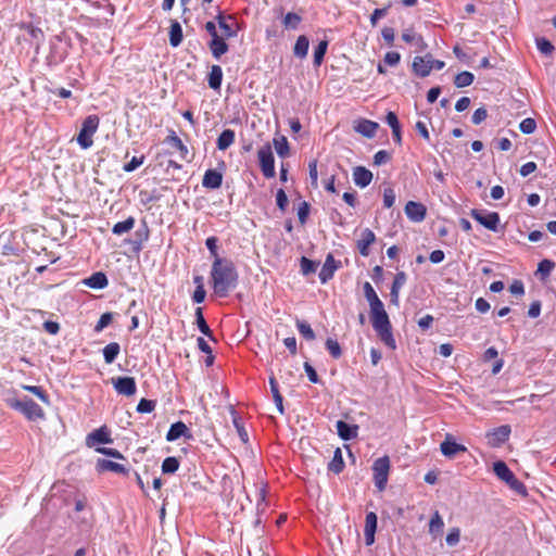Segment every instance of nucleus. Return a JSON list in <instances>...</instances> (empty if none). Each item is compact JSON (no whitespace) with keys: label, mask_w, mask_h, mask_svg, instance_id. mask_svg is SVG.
<instances>
[{"label":"nucleus","mask_w":556,"mask_h":556,"mask_svg":"<svg viewBox=\"0 0 556 556\" xmlns=\"http://www.w3.org/2000/svg\"><path fill=\"white\" fill-rule=\"evenodd\" d=\"M112 442L113 440L106 426H102L99 429L93 430L86 437V445L88 447H93L96 444H108Z\"/></svg>","instance_id":"9b49d317"},{"label":"nucleus","mask_w":556,"mask_h":556,"mask_svg":"<svg viewBox=\"0 0 556 556\" xmlns=\"http://www.w3.org/2000/svg\"><path fill=\"white\" fill-rule=\"evenodd\" d=\"M276 204L278 208L282 212L286 211L289 200L283 189H279L276 193Z\"/></svg>","instance_id":"4d7b16f0"},{"label":"nucleus","mask_w":556,"mask_h":556,"mask_svg":"<svg viewBox=\"0 0 556 556\" xmlns=\"http://www.w3.org/2000/svg\"><path fill=\"white\" fill-rule=\"evenodd\" d=\"M223 182V176L216 169H207L203 176L202 185L207 189L219 188Z\"/></svg>","instance_id":"5701e85b"},{"label":"nucleus","mask_w":556,"mask_h":556,"mask_svg":"<svg viewBox=\"0 0 556 556\" xmlns=\"http://www.w3.org/2000/svg\"><path fill=\"white\" fill-rule=\"evenodd\" d=\"M535 42H536V48L544 55H551L555 50L552 42L548 39H546L545 37L536 38Z\"/></svg>","instance_id":"8fccbe9b"},{"label":"nucleus","mask_w":556,"mask_h":556,"mask_svg":"<svg viewBox=\"0 0 556 556\" xmlns=\"http://www.w3.org/2000/svg\"><path fill=\"white\" fill-rule=\"evenodd\" d=\"M182 28L177 21H172L169 27V43L172 47H178L182 41Z\"/></svg>","instance_id":"c9c22d12"},{"label":"nucleus","mask_w":556,"mask_h":556,"mask_svg":"<svg viewBox=\"0 0 556 556\" xmlns=\"http://www.w3.org/2000/svg\"><path fill=\"white\" fill-rule=\"evenodd\" d=\"M343 469H344V460H343L342 452H341L340 447H337L333 453L332 460L328 464V470L336 475H339L343 471Z\"/></svg>","instance_id":"2f4dec72"},{"label":"nucleus","mask_w":556,"mask_h":556,"mask_svg":"<svg viewBox=\"0 0 556 556\" xmlns=\"http://www.w3.org/2000/svg\"><path fill=\"white\" fill-rule=\"evenodd\" d=\"M413 72L419 77H427L431 72L430 61L426 58L415 56L412 64Z\"/></svg>","instance_id":"b1692460"},{"label":"nucleus","mask_w":556,"mask_h":556,"mask_svg":"<svg viewBox=\"0 0 556 556\" xmlns=\"http://www.w3.org/2000/svg\"><path fill=\"white\" fill-rule=\"evenodd\" d=\"M274 146H275L277 154L280 157H286L289 155L290 148H289V142L286 137H281L279 139H274Z\"/></svg>","instance_id":"de8ad7c7"},{"label":"nucleus","mask_w":556,"mask_h":556,"mask_svg":"<svg viewBox=\"0 0 556 556\" xmlns=\"http://www.w3.org/2000/svg\"><path fill=\"white\" fill-rule=\"evenodd\" d=\"M309 214V204L305 201L300 202L298 207V217L300 223L303 225L305 224L307 217Z\"/></svg>","instance_id":"bf43d9fd"},{"label":"nucleus","mask_w":556,"mask_h":556,"mask_svg":"<svg viewBox=\"0 0 556 556\" xmlns=\"http://www.w3.org/2000/svg\"><path fill=\"white\" fill-rule=\"evenodd\" d=\"M302 21V17L293 12H289L285 15L282 24L286 29H296Z\"/></svg>","instance_id":"a18cd8bd"},{"label":"nucleus","mask_w":556,"mask_h":556,"mask_svg":"<svg viewBox=\"0 0 556 556\" xmlns=\"http://www.w3.org/2000/svg\"><path fill=\"white\" fill-rule=\"evenodd\" d=\"M207 247L215 257L212 266L213 289L217 295L226 296L229 290L236 286L237 273L230 261L217 256L218 245Z\"/></svg>","instance_id":"f03ea898"},{"label":"nucleus","mask_w":556,"mask_h":556,"mask_svg":"<svg viewBox=\"0 0 556 556\" xmlns=\"http://www.w3.org/2000/svg\"><path fill=\"white\" fill-rule=\"evenodd\" d=\"M488 117V112L484 108L477 109L471 117V121L475 125L481 124Z\"/></svg>","instance_id":"774afa93"},{"label":"nucleus","mask_w":556,"mask_h":556,"mask_svg":"<svg viewBox=\"0 0 556 556\" xmlns=\"http://www.w3.org/2000/svg\"><path fill=\"white\" fill-rule=\"evenodd\" d=\"M227 410L239 437L243 440V426L241 425V417L239 413L235 409L232 405H229L227 407Z\"/></svg>","instance_id":"37998d69"},{"label":"nucleus","mask_w":556,"mask_h":556,"mask_svg":"<svg viewBox=\"0 0 556 556\" xmlns=\"http://www.w3.org/2000/svg\"><path fill=\"white\" fill-rule=\"evenodd\" d=\"M394 202H395V193H394L393 189H391V188L384 189V192H383L384 207H387V208L392 207Z\"/></svg>","instance_id":"338daca9"},{"label":"nucleus","mask_w":556,"mask_h":556,"mask_svg":"<svg viewBox=\"0 0 556 556\" xmlns=\"http://www.w3.org/2000/svg\"><path fill=\"white\" fill-rule=\"evenodd\" d=\"M296 328L300 334L307 341L315 340L316 336L311 325L306 320L296 319Z\"/></svg>","instance_id":"ea45409f"},{"label":"nucleus","mask_w":556,"mask_h":556,"mask_svg":"<svg viewBox=\"0 0 556 556\" xmlns=\"http://www.w3.org/2000/svg\"><path fill=\"white\" fill-rule=\"evenodd\" d=\"M195 324L199 328V330L204 334L206 336L208 339L211 340H215L214 337H213V332L212 330L210 329L206 320L204 319V316H203V309L202 307H197L195 308Z\"/></svg>","instance_id":"473e14b6"},{"label":"nucleus","mask_w":556,"mask_h":556,"mask_svg":"<svg viewBox=\"0 0 556 556\" xmlns=\"http://www.w3.org/2000/svg\"><path fill=\"white\" fill-rule=\"evenodd\" d=\"M407 276L404 271H399L394 276V280L390 290V302L393 305H399V294L401 288L406 283Z\"/></svg>","instance_id":"a211bd4d"},{"label":"nucleus","mask_w":556,"mask_h":556,"mask_svg":"<svg viewBox=\"0 0 556 556\" xmlns=\"http://www.w3.org/2000/svg\"><path fill=\"white\" fill-rule=\"evenodd\" d=\"M444 527V522L441 518V516L439 515V513L437 511L430 519V523H429V531L430 533H439L442 531Z\"/></svg>","instance_id":"3c124183"},{"label":"nucleus","mask_w":556,"mask_h":556,"mask_svg":"<svg viewBox=\"0 0 556 556\" xmlns=\"http://www.w3.org/2000/svg\"><path fill=\"white\" fill-rule=\"evenodd\" d=\"M165 141L179 152L181 160H187L189 153L188 148L175 131H170Z\"/></svg>","instance_id":"a878e982"},{"label":"nucleus","mask_w":556,"mask_h":556,"mask_svg":"<svg viewBox=\"0 0 556 556\" xmlns=\"http://www.w3.org/2000/svg\"><path fill=\"white\" fill-rule=\"evenodd\" d=\"M378 128L379 124L369 119H361L354 127L356 132L366 138H374Z\"/></svg>","instance_id":"4be33fe9"},{"label":"nucleus","mask_w":556,"mask_h":556,"mask_svg":"<svg viewBox=\"0 0 556 556\" xmlns=\"http://www.w3.org/2000/svg\"><path fill=\"white\" fill-rule=\"evenodd\" d=\"M374 483L379 491H383L388 483L390 459L388 456L377 458L372 465Z\"/></svg>","instance_id":"423d86ee"},{"label":"nucleus","mask_w":556,"mask_h":556,"mask_svg":"<svg viewBox=\"0 0 556 556\" xmlns=\"http://www.w3.org/2000/svg\"><path fill=\"white\" fill-rule=\"evenodd\" d=\"M460 539V530L458 528H452L447 533L445 541L450 546H455Z\"/></svg>","instance_id":"e2e57ef3"},{"label":"nucleus","mask_w":556,"mask_h":556,"mask_svg":"<svg viewBox=\"0 0 556 556\" xmlns=\"http://www.w3.org/2000/svg\"><path fill=\"white\" fill-rule=\"evenodd\" d=\"M22 388L25 390V391H28L30 393H33L34 395H36L41 402H43L45 404L49 405L50 404V399H49V395L48 393L42 389V387H39V386H27V384H24L22 386Z\"/></svg>","instance_id":"79ce46f5"},{"label":"nucleus","mask_w":556,"mask_h":556,"mask_svg":"<svg viewBox=\"0 0 556 556\" xmlns=\"http://www.w3.org/2000/svg\"><path fill=\"white\" fill-rule=\"evenodd\" d=\"M325 345L327 351L333 358L338 359L342 356V349L336 339L328 338L326 340Z\"/></svg>","instance_id":"49530a36"},{"label":"nucleus","mask_w":556,"mask_h":556,"mask_svg":"<svg viewBox=\"0 0 556 556\" xmlns=\"http://www.w3.org/2000/svg\"><path fill=\"white\" fill-rule=\"evenodd\" d=\"M336 428L338 435L343 441H350L357 438L358 434V426L355 424H349L344 420H338L336 422Z\"/></svg>","instance_id":"f3484780"},{"label":"nucleus","mask_w":556,"mask_h":556,"mask_svg":"<svg viewBox=\"0 0 556 556\" xmlns=\"http://www.w3.org/2000/svg\"><path fill=\"white\" fill-rule=\"evenodd\" d=\"M440 450L447 458H454L458 453L467 451L466 446L457 443L451 434H446L440 444Z\"/></svg>","instance_id":"ddd939ff"},{"label":"nucleus","mask_w":556,"mask_h":556,"mask_svg":"<svg viewBox=\"0 0 556 556\" xmlns=\"http://www.w3.org/2000/svg\"><path fill=\"white\" fill-rule=\"evenodd\" d=\"M377 525H378V517L376 513L369 511L366 514L365 518V528H364V535H365V544L367 546H370L375 543V534L377 531Z\"/></svg>","instance_id":"dca6fc26"},{"label":"nucleus","mask_w":556,"mask_h":556,"mask_svg":"<svg viewBox=\"0 0 556 556\" xmlns=\"http://www.w3.org/2000/svg\"><path fill=\"white\" fill-rule=\"evenodd\" d=\"M353 180L359 188L369 186L372 180V173L364 166L353 168Z\"/></svg>","instance_id":"6ab92c4d"},{"label":"nucleus","mask_w":556,"mask_h":556,"mask_svg":"<svg viewBox=\"0 0 556 556\" xmlns=\"http://www.w3.org/2000/svg\"><path fill=\"white\" fill-rule=\"evenodd\" d=\"M309 48V39L305 35H301L298 37L294 47H293V54L295 58L299 59H305L308 53Z\"/></svg>","instance_id":"c85d7f7f"},{"label":"nucleus","mask_w":556,"mask_h":556,"mask_svg":"<svg viewBox=\"0 0 556 556\" xmlns=\"http://www.w3.org/2000/svg\"><path fill=\"white\" fill-rule=\"evenodd\" d=\"M519 129L525 135L533 134L536 129V122L531 117L525 118L519 124Z\"/></svg>","instance_id":"603ef678"},{"label":"nucleus","mask_w":556,"mask_h":556,"mask_svg":"<svg viewBox=\"0 0 556 556\" xmlns=\"http://www.w3.org/2000/svg\"><path fill=\"white\" fill-rule=\"evenodd\" d=\"M319 265L320 261H313L306 256L300 258V271L305 277L314 275Z\"/></svg>","instance_id":"7c9ffc66"},{"label":"nucleus","mask_w":556,"mask_h":556,"mask_svg":"<svg viewBox=\"0 0 556 556\" xmlns=\"http://www.w3.org/2000/svg\"><path fill=\"white\" fill-rule=\"evenodd\" d=\"M266 489L267 484L261 480L258 483H255V492H254V500L256 502V520L254 522L255 527H258L263 522V515L266 513L267 509V502H266Z\"/></svg>","instance_id":"1a4fd4ad"},{"label":"nucleus","mask_w":556,"mask_h":556,"mask_svg":"<svg viewBox=\"0 0 556 556\" xmlns=\"http://www.w3.org/2000/svg\"><path fill=\"white\" fill-rule=\"evenodd\" d=\"M260 166L263 175L266 178H273L276 175L275 172V159L273 151L269 146L261 148L257 152Z\"/></svg>","instance_id":"6e6552de"},{"label":"nucleus","mask_w":556,"mask_h":556,"mask_svg":"<svg viewBox=\"0 0 556 556\" xmlns=\"http://www.w3.org/2000/svg\"><path fill=\"white\" fill-rule=\"evenodd\" d=\"M113 320V314L108 312L100 316L98 323L94 326V331L100 332L108 327Z\"/></svg>","instance_id":"864d4df0"},{"label":"nucleus","mask_w":556,"mask_h":556,"mask_svg":"<svg viewBox=\"0 0 556 556\" xmlns=\"http://www.w3.org/2000/svg\"><path fill=\"white\" fill-rule=\"evenodd\" d=\"M391 153L386 150H380L374 155V165L380 166L388 163L391 160Z\"/></svg>","instance_id":"6e6d98bb"},{"label":"nucleus","mask_w":556,"mask_h":556,"mask_svg":"<svg viewBox=\"0 0 556 556\" xmlns=\"http://www.w3.org/2000/svg\"><path fill=\"white\" fill-rule=\"evenodd\" d=\"M103 357L106 364H112L121 352V346L117 342H111L103 349Z\"/></svg>","instance_id":"58836bf2"},{"label":"nucleus","mask_w":556,"mask_h":556,"mask_svg":"<svg viewBox=\"0 0 556 556\" xmlns=\"http://www.w3.org/2000/svg\"><path fill=\"white\" fill-rule=\"evenodd\" d=\"M96 451L100 454L116 458V459H125L124 455L116 448L112 447H97Z\"/></svg>","instance_id":"680f3d73"},{"label":"nucleus","mask_w":556,"mask_h":556,"mask_svg":"<svg viewBox=\"0 0 556 556\" xmlns=\"http://www.w3.org/2000/svg\"><path fill=\"white\" fill-rule=\"evenodd\" d=\"M218 25L222 30V35L226 38L232 37L237 34L238 25L232 16L218 15Z\"/></svg>","instance_id":"412c9836"},{"label":"nucleus","mask_w":556,"mask_h":556,"mask_svg":"<svg viewBox=\"0 0 556 556\" xmlns=\"http://www.w3.org/2000/svg\"><path fill=\"white\" fill-rule=\"evenodd\" d=\"M112 383L118 394L131 396L137 391L136 381L132 377L112 378Z\"/></svg>","instance_id":"f8f14e48"},{"label":"nucleus","mask_w":556,"mask_h":556,"mask_svg":"<svg viewBox=\"0 0 556 556\" xmlns=\"http://www.w3.org/2000/svg\"><path fill=\"white\" fill-rule=\"evenodd\" d=\"M554 268L555 262L548 258H544L538 264L535 276L539 278V280L546 281Z\"/></svg>","instance_id":"bb28decb"},{"label":"nucleus","mask_w":556,"mask_h":556,"mask_svg":"<svg viewBox=\"0 0 556 556\" xmlns=\"http://www.w3.org/2000/svg\"><path fill=\"white\" fill-rule=\"evenodd\" d=\"M84 283L92 289H103L108 286L109 280L105 274L97 271L93 273L89 278L85 279Z\"/></svg>","instance_id":"cd10ccee"},{"label":"nucleus","mask_w":556,"mask_h":556,"mask_svg":"<svg viewBox=\"0 0 556 556\" xmlns=\"http://www.w3.org/2000/svg\"><path fill=\"white\" fill-rule=\"evenodd\" d=\"M155 408V402L148 399H141L137 405V410L139 413H151Z\"/></svg>","instance_id":"5fc2aeb1"},{"label":"nucleus","mask_w":556,"mask_h":556,"mask_svg":"<svg viewBox=\"0 0 556 556\" xmlns=\"http://www.w3.org/2000/svg\"><path fill=\"white\" fill-rule=\"evenodd\" d=\"M7 404L12 409L20 412L27 420H42L46 417L45 410L30 397L10 399Z\"/></svg>","instance_id":"7ed1b4c3"},{"label":"nucleus","mask_w":556,"mask_h":556,"mask_svg":"<svg viewBox=\"0 0 556 556\" xmlns=\"http://www.w3.org/2000/svg\"><path fill=\"white\" fill-rule=\"evenodd\" d=\"M510 432L511 428L509 425H502L497 428L492 429L486 433L489 444L493 447H500L506 441H508Z\"/></svg>","instance_id":"9d476101"},{"label":"nucleus","mask_w":556,"mask_h":556,"mask_svg":"<svg viewBox=\"0 0 556 556\" xmlns=\"http://www.w3.org/2000/svg\"><path fill=\"white\" fill-rule=\"evenodd\" d=\"M100 125L98 115L87 116L81 124V128L76 137V141L84 150L89 149L93 144V135L97 132Z\"/></svg>","instance_id":"39448f33"},{"label":"nucleus","mask_w":556,"mask_h":556,"mask_svg":"<svg viewBox=\"0 0 556 556\" xmlns=\"http://www.w3.org/2000/svg\"><path fill=\"white\" fill-rule=\"evenodd\" d=\"M182 435L191 437L188 427L182 421H177L170 426L166 434V440L169 442L176 441Z\"/></svg>","instance_id":"393cba45"},{"label":"nucleus","mask_w":556,"mask_h":556,"mask_svg":"<svg viewBox=\"0 0 556 556\" xmlns=\"http://www.w3.org/2000/svg\"><path fill=\"white\" fill-rule=\"evenodd\" d=\"M471 217L477 220L480 225L489 230L497 231L500 225V215L496 212H489L486 210L473 208L471 211Z\"/></svg>","instance_id":"0eeeda50"},{"label":"nucleus","mask_w":556,"mask_h":556,"mask_svg":"<svg viewBox=\"0 0 556 556\" xmlns=\"http://www.w3.org/2000/svg\"><path fill=\"white\" fill-rule=\"evenodd\" d=\"M401 61V54L396 51L387 52L383 58V63L389 66H396Z\"/></svg>","instance_id":"052dcab7"},{"label":"nucleus","mask_w":556,"mask_h":556,"mask_svg":"<svg viewBox=\"0 0 556 556\" xmlns=\"http://www.w3.org/2000/svg\"><path fill=\"white\" fill-rule=\"evenodd\" d=\"M235 141V131L231 129H225L217 138V148L218 150L228 149Z\"/></svg>","instance_id":"4c0bfd02"},{"label":"nucleus","mask_w":556,"mask_h":556,"mask_svg":"<svg viewBox=\"0 0 556 556\" xmlns=\"http://www.w3.org/2000/svg\"><path fill=\"white\" fill-rule=\"evenodd\" d=\"M178 468H179V460L174 456L166 457L162 463V472L163 473H174L178 470Z\"/></svg>","instance_id":"09e8293b"},{"label":"nucleus","mask_w":556,"mask_h":556,"mask_svg":"<svg viewBox=\"0 0 556 556\" xmlns=\"http://www.w3.org/2000/svg\"><path fill=\"white\" fill-rule=\"evenodd\" d=\"M404 211L406 216L414 223L422 222L427 214L426 206L422 203L415 201H408Z\"/></svg>","instance_id":"2eb2a0df"},{"label":"nucleus","mask_w":556,"mask_h":556,"mask_svg":"<svg viewBox=\"0 0 556 556\" xmlns=\"http://www.w3.org/2000/svg\"><path fill=\"white\" fill-rule=\"evenodd\" d=\"M144 162V155L141 156H134L130 162L124 165L123 169L127 173L134 172L139 166H141Z\"/></svg>","instance_id":"13d9d810"},{"label":"nucleus","mask_w":556,"mask_h":556,"mask_svg":"<svg viewBox=\"0 0 556 556\" xmlns=\"http://www.w3.org/2000/svg\"><path fill=\"white\" fill-rule=\"evenodd\" d=\"M389 8L390 5H387L374 10V12L370 15V23L372 26H375L380 18L384 17L388 14Z\"/></svg>","instance_id":"0e129e2a"},{"label":"nucleus","mask_w":556,"mask_h":556,"mask_svg":"<svg viewBox=\"0 0 556 556\" xmlns=\"http://www.w3.org/2000/svg\"><path fill=\"white\" fill-rule=\"evenodd\" d=\"M208 48L215 59H219L228 50V46L225 42V38L211 39V41L208 42Z\"/></svg>","instance_id":"e433bc0d"},{"label":"nucleus","mask_w":556,"mask_h":556,"mask_svg":"<svg viewBox=\"0 0 556 556\" xmlns=\"http://www.w3.org/2000/svg\"><path fill=\"white\" fill-rule=\"evenodd\" d=\"M370 307V323L379 339L391 350L396 349V342L392 332V325L384 304L379 299L377 292L365 296Z\"/></svg>","instance_id":"f257e3e1"},{"label":"nucleus","mask_w":556,"mask_h":556,"mask_svg":"<svg viewBox=\"0 0 556 556\" xmlns=\"http://www.w3.org/2000/svg\"><path fill=\"white\" fill-rule=\"evenodd\" d=\"M475 80L472 73L464 71L458 73L454 78V84L457 88H464L470 86Z\"/></svg>","instance_id":"a19ab883"},{"label":"nucleus","mask_w":556,"mask_h":556,"mask_svg":"<svg viewBox=\"0 0 556 556\" xmlns=\"http://www.w3.org/2000/svg\"><path fill=\"white\" fill-rule=\"evenodd\" d=\"M340 261H336L333 255L329 253L319 271V279L321 283H327L333 278L336 270L340 267Z\"/></svg>","instance_id":"4468645a"},{"label":"nucleus","mask_w":556,"mask_h":556,"mask_svg":"<svg viewBox=\"0 0 556 556\" xmlns=\"http://www.w3.org/2000/svg\"><path fill=\"white\" fill-rule=\"evenodd\" d=\"M304 370L308 377V380L312 382V383H319L320 382V379L315 370V368L308 363V362H305L304 363Z\"/></svg>","instance_id":"69168bd1"},{"label":"nucleus","mask_w":556,"mask_h":556,"mask_svg":"<svg viewBox=\"0 0 556 556\" xmlns=\"http://www.w3.org/2000/svg\"><path fill=\"white\" fill-rule=\"evenodd\" d=\"M96 467L99 472L113 471L121 475L128 473V469L124 465L104 458L98 459Z\"/></svg>","instance_id":"aec40b11"},{"label":"nucleus","mask_w":556,"mask_h":556,"mask_svg":"<svg viewBox=\"0 0 556 556\" xmlns=\"http://www.w3.org/2000/svg\"><path fill=\"white\" fill-rule=\"evenodd\" d=\"M269 386L276 407L278 412L282 415L285 413L283 397L279 391L278 382L274 377L269 378Z\"/></svg>","instance_id":"72a5a7b5"},{"label":"nucleus","mask_w":556,"mask_h":556,"mask_svg":"<svg viewBox=\"0 0 556 556\" xmlns=\"http://www.w3.org/2000/svg\"><path fill=\"white\" fill-rule=\"evenodd\" d=\"M493 471L500 480L509 486L511 491L522 497L528 496V490L526 485L516 478L515 473L510 470L505 462L496 460L493 464Z\"/></svg>","instance_id":"20e7f679"},{"label":"nucleus","mask_w":556,"mask_h":556,"mask_svg":"<svg viewBox=\"0 0 556 556\" xmlns=\"http://www.w3.org/2000/svg\"><path fill=\"white\" fill-rule=\"evenodd\" d=\"M329 46V41L327 39L320 40L318 45L314 48L313 54V65L315 68H318L325 59Z\"/></svg>","instance_id":"c756f323"},{"label":"nucleus","mask_w":556,"mask_h":556,"mask_svg":"<svg viewBox=\"0 0 556 556\" xmlns=\"http://www.w3.org/2000/svg\"><path fill=\"white\" fill-rule=\"evenodd\" d=\"M134 225H135V218L130 216V217L126 218L123 222L116 223L113 226L112 230H113V232L115 235H123V233L128 232L129 230H131Z\"/></svg>","instance_id":"c03bdc74"},{"label":"nucleus","mask_w":556,"mask_h":556,"mask_svg":"<svg viewBox=\"0 0 556 556\" xmlns=\"http://www.w3.org/2000/svg\"><path fill=\"white\" fill-rule=\"evenodd\" d=\"M223 79V71L219 65H213L208 74L207 83L210 88L217 90L220 88Z\"/></svg>","instance_id":"f704fd0d"}]
</instances>
